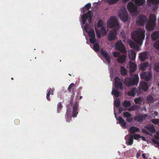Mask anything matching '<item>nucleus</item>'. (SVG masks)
I'll use <instances>...</instances> for the list:
<instances>
[{
    "label": "nucleus",
    "instance_id": "1",
    "mask_svg": "<svg viewBox=\"0 0 159 159\" xmlns=\"http://www.w3.org/2000/svg\"><path fill=\"white\" fill-rule=\"evenodd\" d=\"M107 25L110 28H114L111 30L108 36V40L112 41L115 39L116 36V31L120 27L117 18L114 16H111L109 22L107 23Z\"/></svg>",
    "mask_w": 159,
    "mask_h": 159
},
{
    "label": "nucleus",
    "instance_id": "2",
    "mask_svg": "<svg viewBox=\"0 0 159 159\" xmlns=\"http://www.w3.org/2000/svg\"><path fill=\"white\" fill-rule=\"evenodd\" d=\"M132 39L139 45H141L145 37V31L142 29L135 31L131 34Z\"/></svg>",
    "mask_w": 159,
    "mask_h": 159
},
{
    "label": "nucleus",
    "instance_id": "3",
    "mask_svg": "<svg viewBox=\"0 0 159 159\" xmlns=\"http://www.w3.org/2000/svg\"><path fill=\"white\" fill-rule=\"evenodd\" d=\"M139 81V77L137 74H135L132 78H127L124 81V83L128 86L137 85Z\"/></svg>",
    "mask_w": 159,
    "mask_h": 159
},
{
    "label": "nucleus",
    "instance_id": "4",
    "mask_svg": "<svg viewBox=\"0 0 159 159\" xmlns=\"http://www.w3.org/2000/svg\"><path fill=\"white\" fill-rule=\"evenodd\" d=\"M155 21V16H151L146 25V28L148 31H151L153 30L156 25Z\"/></svg>",
    "mask_w": 159,
    "mask_h": 159
},
{
    "label": "nucleus",
    "instance_id": "5",
    "mask_svg": "<svg viewBox=\"0 0 159 159\" xmlns=\"http://www.w3.org/2000/svg\"><path fill=\"white\" fill-rule=\"evenodd\" d=\"M116 47L117 50L122 53H126V51L125 47L121 41H118L116 44Z\"/></svg>",
    "mask_w": 159,
    "mask_h": 159
},
{
    "label": "nucleus",
    "instance_id": "6",
    "mask_svg": "<svg viewBox=\"0 0 159 159\" xmlns=\"http://www.w3.org/2000/svg\"><path fill=\"white\" fill-rule=\"evenodd\" d=\"M147 18L143 15H141L137 19L136 23L138 25L143 26L147 22Z\"/></svg>",
    "mask_w": 159,
    "mask_h": 159
},
{
    "label": "nucleus",
    "instance_id": "7",
    "mask_svg": "<svg viewBox=\"0 0 159 159\" xmlns=\"http://www.w3.org/2000/svg\"><path fill=\"white\" fill-rule=\"evenodd\" d=\"M127 9L129 12L133 13L137 11V7L132 2H129L127 5Z\"/></svg>",
    "mask_w": 159,
    "mask_h": 159
},
{
    "label": "nucleus",
    "instance_id": "8",
    "mask_svg": "<svg viewBox=\"0 0 159 159\" xmlns=\"http://www.w3.org/2000/svg\"><path fill=\"white\" fill-rule=\"evenodd\" d=\"M119 16L123 21H126L128 19V14L126 10H123L120 11Z\"/></svg>",
    "mask_w": 159,
    "mask_h": 159
},
{
    "label": "nucleus",
    "instance_id": "9",
    "mask_svg": "<svg viewBox=\"0 0 159 159\" xmlns=\"http://www.w3.org/2000/svg\"><path fill=\"white\" fill-rule=\"evenodd\" d=\"M140 76L141 78L144 79L146 81H148L151 77V75L150 72L148 71L142 73Z\"/></svg>",
    "mask_w": 159,
    "mask_h": 159
},
{
    "label": "nucleus",
    "instance_id": "10",
    "mask_svg": "<svg viewBox=\"0 0 159 159\" xmlns=\"http://www.w3.org/2000/svg\"><path fill=\"white\" fill-rule=\"evenodd\" d=\"M115 87L117 89L119 88L120 89H123V84L121 82L120 79L118 77H116L115 78Z\"/></svg>",
    "mask_w": 159,
    "mask_h": 159
},
{
    "label": "nucleus",
    "instance_id": "11",
    "mask_svg": "<svg viewBox=\"0 0 159 159\" xmlns=\"http://www.w3.org/2000/svg\"><path fill=\"white\" fill-rule=\"evenodd\" d=\"M78 104L79 102L76 101L73 105V116L74 117H76L78 113Z\"/></svg>",
    "mask_w": 159,
    "mask_h": 159
},
{
    "label": "nucleus",
    "instance_id": "12",
    "mask_svg": "<svg viewBox=\"0 0 159 159\" xmlns=\"http://www.w3.org/2000/svg\"><path fill=\"white\" fill-rule=\"evenodd\" d=\"M100 52L102 55L108 62V64L110 63L111 62V57L107 52L106 51L103 50L102 49H101Z\"/></svg>",
    "mask_w": 159,
    "mask_h": 159
},
{
    "label": "nucleus",
    "instance_id": "13",
    "mask_svg": "<svg viewBox=\"0 0 159 159\" xmlns=\"http://www.w3.org/2000/svg\"><path fill=\"white\" fill-rule=\"evenodd\" d=\"M148 116V115L146 114L142 115H138L134 118V120L140 122L143 121Z\"/></svg>",
    "mask_w": 159,
    "mask_h": 159
},
{
    "label": "nucleus",
    "instance_id": "14",
    "mask_svg": "<svg viewBox=\"0 0 159 159\" xmlns=\"http://www.w3.org/2000/svg\"><path fill=\"white\" fill-rule=\"evenodd\" d=\"M139 84L140 88L144 91H146L148 90V86L147 83L142 81Z\"/></svg>",
    "mask_w": 159,
    "mask_h": 159
},
{
    "label": "nucleus",
    "instance_id": "15",
    "mask_svg": "<svg viewBox=\"0 0 159 159\" xmlns=\"http://www.w3.org/2000/svg\"><path fill=\"white\" fill-rule=\"evenodd\" d=\"M136 52L133 50L129 51V59L132 61H134L135 59Z\"/></svg>",
    "mask_w": 159,
    "mask_h": 159
},
{
    "label": "nucleus",
    "instance_id": "16",
    "mask_svg": "<svg viewBox=\"0 0 159 159\" xmlns=\"http://www.w3.org/2000/svg\"><path fill=\"white\" fill-rule=\"evenodd\" d=\"M126 56L125 55H121L118 57L117 59V62L120 63H123L126 60Z\"/></svg>",
    "mask_w": 159,
    "mask_h": 159
},
{
    "label": "nucleus",
    "instance_id": "17",
    "mask_svg": "<svg viewBox=\"0 0 159 159\" xmlns=\"http://www.w3.org/2000/svg\"><path fill=\"white\" fill-rule=\"evenodd\" d=\"M130 71L131 72H134L137 69V65L134 63L130 61Z\"/></svg>",
    "mask_w": 159,
    "mask_h": 159
},
{
    "label": "nucleus",
    "instance_id": "18",
    "mask_svg": "<svg viewBox=\"0 0 159 159\" xmlns=\"http://www.w3.org/2000/svg\"><path fill=\"white\" fill-rule=\"evenodd\" d=\"M54 89H53L50 88L48 89L47 92V94L46 98L49 101L50 100V94L53 95L54 94L53 91Z\"/></svg>",
    "mask_w": 159,
    "mask_h": 159
},
{
    "label": "nucleus",
    "instance_id": "19",
    "mask_svg": "<svg viewBox=\"0 0 159 159\" xmlns=\"http://www.w3.org/2000/svg\"><path fill=\"white\" fill-rule=\"evenodd\" d=\"M148 57L147 53L146 52L141 53L139 55L140 60L142 61H144L147 59Z\"/></svg>",
    "mask_w": 159,
    "mask_h": 159
},
{
    "label": "nucleus",
    "instance_id": "20",
    "mask_svg": "<svg viewBox=\"0 0 159 159\" xmlns=\"http://www.w3.org/2000/svg\"><path fill=\"white\" fill-rule=\"evenodd\" d=\"M138 92L137 89L135 88H133L131 90L129 91L128 93L129 96H134Z\"/></svg>",
    "mask_w": 159,
    "mask_h": 159
},
{
    "label": "nucleus",
    "instance_id": "21",
    "mask_svg": "<svg viewBox=\"0 0 159 159\" xmlns=\"http://www.w3.org/2000/svg\"><path fill=\"white\" fill-rule=\"evenodd\" d=\"M145 128L152 133H154L155 131V129L153 125H148L145 126Z\"/></svg>",
    "mask_w": 159,
    "mask_h": 159
},
{
    "label": "nucleus",
    "instance_id": "22",
    "mask_svg": "<svg viewBox=\"0 0 159 159\" xmlns=\"http://www.w3.org/2000/svg\"><path fill=\"white\" fill-rule=\"evenodd\" d=\"M134 136L132 135H129V137L128 138V140L126 141V143L128 145H132L134 141Z\"/></svg>",
    "mask_w": 159,
    "mask_h": 159
},
{
    "label": "nucleus",
    "instance_id": "23",
    "mask_svg": "<svg viewBox=\"0 0 159 159\" xmlns=\"http://www.w3.org/2000/svg\"><path fill=\"white\" fill-rule=\"evenodd\" d=\"M71 109H69L68 108L65 114V118L67 122H70V112Z\"/></svg>",
    "mask_w": 159,
    "mask_h": 159
},
{
    "label": "nucleus",
    "instance_id": "24",
    "mask_svg": "<svg viewBox=\"0 0 159 159\" xmlns=\"http://www.w3.org/2000/svg\"><path fill=\"white\" fill-rule=\"evenodd\" d=\"M151 37L153 40H156L159 37V32L158 31L155 32L152 34Z\"/></svg>",
    "mask_w": 159,
    "mask_h": 159
},
{
    "label": "nucleus",
    "instance_id": "25",
    "mask_svg": "<svg viewBox=\"0 0 159 159\" xmlns=\"http://www.w3.org/2000/svg\"><path fill=\"white\" fill-rule=\"evenodd\" d=\"M139 129L136 127L133 126L130 127L129 129V132L131 133H134L135 132L139 131Z\"/></svg>",
    "mask_w": 159,
    "mask_h": 159
},
{
    "label": "nucleus",
    "instance_id": "26",
    "mask_svg": "<svg viewBox=\"0 0 159 159\" xmlns=\"http://www.w3.org/2000/svg\"><path fill=\"white\" fill-rule=\"evenodd\" d=\"M149 66V63L148 62H144L140 65V69L142 71L146 70V68Z\"/></svg>",
    "mask_w": 159,
    "mask_h": 159
},
{
    "label": "nucleus",
    "instance_id": "27",
    "mask_svg": "<svg viewBox=\"0 0 159 159\" xmlns=\"http://www.w3.org/2000/svg\"><path fill=\"white\" fill-rule=\"evenodd\" d=\"M85 13H87L88 19V22L89 24H90L92 21V14L91 11H89Z\"/></svg>",
    "mask_w": 159,
    "mask_h": 159
},
{
    "label": "nucleus",
    "instance_id": "28",
    "mask_svg": "<svg viewBox=\"0 0 159 159\" xmlns=\"http://www.w3.org/2000/svg\"><path fill=\"white\" fill-rule=\"evenodd\" d=\"M118 120L120 124L121 125V126L125 127L126 126V123L125 122L124 120L122 118V117L120 116L118 119Z\"/></svg>",
    "mask_w": 159,
    "mask_h": 159
},
{
    "label": "nucleus",
    "instance_id": "29",
    "mask_svg": "<svg viewBox=\"0 0 159 159\" xmlns=\"http://www.w3.org/2000/svg\"><path fill=\"white\" fill-rule=\"evenodd\" d=\"M134 101L136 104L141 105L142 103V99L141 97L136 98L134 99Z\"/></svg>",
    "mask_w": 159,
    "mask_h": 159
},
{
    "label": "nucleus",
    "instance_id": "30",
    "mask_svg": "<svg viewBox=\"0 0 159 159\" xmlns=\"http://www.w3.org/2000/svg\"><path fill=\"white\" fill-rule=\"evenodd\" d=\"M120 73L121 75L123 76L126 75V70L125 68L123 66H120Z\"/></svg>",
    "mask_w": 159,
    "mask_h": 159
},
{
    "label": "nucleus",
    "instance_id": "31",
    "mask_svg": "<svg viewBox=\"0 0 159 159\" xmlns=\"http://www.w3.org/2000/svg\"><path fill=\"white\" fill-rule=\"evenodd\" d=\"M139 109V107L138 106L135 105H134L130 107L127 110L129 111H135Z\"/></svg>",
    "mask_w": 159,
    "mask_h": 159
},
{
    "label": "nucleus",
    "instance_id": "32",
    "mask_svg": "<svg viewBox=\"0 0 159 159\" xmlns=\"http://www.w3.org/2000/svg\"><path fill=\"white\" fill-rule=\"evenodd\" d=\"M93 49L95 51L98 52L100 50V46L98 43H94L93 46Z\"/></svg>",
    "mask_w": 159,
    "mask_h": 159
},
{
    "label": "nucleus",
    "instance_id": "33",
    "mask_svg": "<svg viewBox=\"0 0 159 159\" xmlns=\"http://www.w3.org/2000/svg\"><path fill=\"white\" fill-rule=\"evenodd\" d=\"M112 93L113 94L116 98L118 97L120 94L119 92L115 89H112Z\"/></svg>",
    "mask_w": 159,
    "mask_h": 159
},
{
    "label": "nucleus",
    "instance_id": "34",
    "mask_svg": "<svg viewBox=\"0 0 159 159\" xmlns=\"http://www.w3.org/2000/svg\"><path fill=\"white\" fill-rule=\"evenodd\" d=\"M146 101L148 102V103H151L154 102V99L151 95H149L147 98Z\"/></svg>",
    "mask_w": 159,
    "mask_h": 159
},
{
    "label": "nucleus",
    "instance_id": "35",
    "mask_svg": "<svg viewBox=\"0 0 159 159\" xmlns=\"http://www.w3.org/2000/svg\"><path fill=\"white\" fill-rule=\"evenodd\" d=\"M136 3L139 6H142L144 3L145 0H135Z\"/></svg>",
    "mask_w": 159,
    "mask_h": 159
},
{
    "label": "nucleus",
    "instance_id": "36",
    "mask_svg": "<svg viewBox=\"0 0 159 159\" xmlns=\"http://www.w3.org/2000/svg\"><path fill=\"white\" fill-rule=\"evenodd\" d=\"M122 105L124 107H128L130 106L131 103L129 101H124L122 103Z\"/></svg>",
    "mask_w": 159,
    "mask_h": 159
},
{
    "label": "nucleus",
    "instance_id": "37",
    "mask_svg": "<svg viewBox=\"0 0 159 159\" xmlns=\"http://www.w3.org/2000/svg\"><path fill=\"white\" fill-rule=\"evenodd\" d=\"M75 84L74 83H71L69 86L68 88V90L69 92H71V90H74L75 89Z\"/></svg>",
    "mask_w": 159,
    "mask_h": 159
},
{
    "label": "nucleus",
    "instance_id": "38",
    "mask_svg": "<svg viewBox=\"0 0 159 159\" xmlns=\"http://www.w3.org/2000/svg\"><path fill=\"white\" fill-rule=\"evenodd\" d=\"M82 22L83 24H84L86 23V20L88 19V16L87 13H85L83 14L82 16Z\"/></svg>",
    "mask_w": 159,
    "mask_h": 159
},
{
    "label": "nucleus",
    "instance_id": "39",
    "mask_svg": "<svg viewBox=\"0 0 159 159\" xmlns=\"http://www.w3.org/2000/svg\"><path fill=\"white\" fill-rule=\"evenodd\" d=\"M63 107V106L61 102H59L57 105V112L59 113Z\"/></svg>",
    "mask_w": 159,
    "mask_h": 159
},
{
    "label": "nucleus",
    "instance_id": "40",
    "mask_svg": "<svg viewBox=\"0 0 159 159\" xmlns=\"http://www.w3.org/2000/svg\"><path fill=\"white\" fill-rule=\"evenodd\" d=\"M153 47L156 49H159V39L153 43Z\"/></svg>",
    "mask_w": 159,
    "mask_h": 159
},
{
    "label": "nucleus",
    "instance_id": "41",
    "mask_svg": "<svg viewBox=\"0 0 159 159\" xmlns=\"http://www.w3.org/2000/svg\"><path fill=\"white\" fill-rule=\"evenodd\" d=\"M100 30L102 34L104 35H106L107 33L105 28L103 27H102Z\"/></svg>",
    "mask_w": 159,
    "mask_h": 159
},
{
    "label": "nucleus",
    "instance_id": "42",
    "mask_svg": "<svg viewBox=\"0 0 159 159\" xmlns=\"http://www.w3.org/2000/svg\"><path fill=\"white\" fill-rule=\"evenodd\" d=\"M88 34L90 37H95L94 31L93 30L89 31L88 32Z\"/></svg>",
    "mask_w": 159,
    "mask_h": 159
},
{
    "label": "nucleus",
    "instance_id": "43",
    "mask_svg": "<svg viewBox=\"0 0 159 159\" xmlns=\"http://www.w3.org/2000/svg\"><path fill=\"white\" fill-rule=\"evenodd\" d=\"M151 3L153 4H159V0H147Z\"/></svg>",
    "mask_w": 159,
    "mask_h": 159
},
{
    "label": "nucleus",
    "instance_id": "44",
    "mask_svg": "<svg viewBox=\"0 0 159 159\" xmlns=\"http://www.w3.org/2000/svg\"><path fill=\"white\" fill-rule=\"evenodd\" d=\"M151 122L155 125H157L159 124V119H153L151 120Z\"/></svg>",
    "mask_w": 159,
    "mask_h": 159
},
{
    "label": "nucleus",
    "instance_id": "45",
    "mask_svg": "<svg viewBox=\"0 0 159 159\" xmlns=\"http://www.w3.org/2000/svg\"><path fill=\"white\" fill-rule=\"evenodd\" d=\"M95 30L97 36L98 38H100L101 36V34L100 31L99 30L96 28H95Z\"/></svg>",
    "mask_w": 159,
    "mask_h": 159
},
{
    "label": "nucleus",
    "instance_id": "46",
    "mask_svg": "<svg viewBox=\"0 0 159 159\" xmlns=\"http://www.w3.org/2000/svg\"><path fill=\"white\" fill-rule=\"evenodd\" d=\"M154 69L157 72H159V63H157L154 64Z\"/></svg>",
    "mask_w": 159,
    "mask_h": 159
},
{
    "label": "nucleus",
    "instance_id": "47",
    "mask_svg": "<svg viewBox=\"0 0 159 159\" xmlns=\"http://www.w3.org/2000/svg\"><path fill=\"white\" fill-rule=\"evenodd\" d=\"M129 44L131 48H134L136 45V44L132 41H129Z\"/></svg>",
    "mask_w": 159,
    "mask_h": 159
},
{
    "label": "nucleus",
    "instance_id": "48",
    "mask_svg": "<svg viewBox=\"0 0 159 159\" xmlns=\"http://www.w3.org/2000/svg\"><path fill=\"white\" fill-rule=\"evenodd\" d=\"M114 105L116 107H118L120 104V100L119 99H116Z\"/></svg>",
    "mask_w": 159,
    "mask_h": 159
},
{
    "label": "nucleus",
    "instance_id": "49",
    "mask_svg": "<svg viewBox=\"0 0 159 159\" xmlns=\"http://www.w3.org/2000/svg\"><path fill=\"white\" fill-rule=\"evenodd\" d=\"M123 116L125 117L129 118L131 116V114L128 112H125L123 113Z\"/></svg>",
    "mask_w": 159,
    "mask_h": 159
},
{
    "label": "nucleus",
    "instance_id": "50",
    "mask_svg": "<svg viewBox=\"0 0 159 159\" xmlns=\"http://www.w3.org/2000/svg\"><path fill=\"white\" fill-rule=\"evenodd\" d=\"M91 5L90 3H88L84 7H86L87 10L89 11L90 8L91 7Z\"/></svg>",
    "mask_w": 159,
    "mask_h": 159
},
{
    "label": "nucleus",
    "instance_id": "51",
    "mask_svg": "<svg viewBox=\"0 0 159 159\" xmlns=\"http://www.w3.org/2000/svg\"><path fill=\"white\" fill-rule=\"evenodd\" d=\"M89 40L91 43H94L96 41L95 37H90Z\"/></svg>",
    "mask_w": 159,
    "mask_h": 159
},
{
    "label": "nucleus",
    "instance_id": "52",
    "mask_svg": "<svg viewBox=\"0 0 159 159\" xmlns=\"http://www.w3.org/2000/svg\"><path fill=\"white\" fill-rule=\"evenodd\" d=\"M119 0H110L108 1L110 4H112L116 3Z\"/></svg>",
    "mask_w": 159,
    "mask_h": 159
},
{
    "label": "nucleus",
    "instance_id": "53",
    "mask_svg": "<svg viewBox=\"0 0 159 159\" xmlns=\"http://www.w3.org/2000/svg\"><path fill=\"white\" fill-rule=\"evenodd\" d=\"M102 25V22L101 20L98 21L97 23V26L98 28H101Z\"/></svg>",
    "mask_w": 159,
    "mask_h": 159
},
{
    "label": "nucleus",
    "instance_id": "54",
    "mask_svg": "<svg viewBox=\"0 0 159 159\" xmlns=\"http://www.w3.org/2000/svg\"><path fill=\"white\" fill-rule=\"evenodd\" d=\"M120 53L118 52H114L113 53V55L114 57H118L120 55Z\"/></svg>",
    "mask_w": 159,
    "mask_h": 159
},
{
    "label": "nucleus",
    "instance_id": "55",
    "mask_svg": "<svg viewBox=\"0 0 159 159\" xmlns=\"http://www.w3.org/2000/svg\"><path fill=\"white\" fill-rule=\"evenodd\" d=\"M141 138V136L139 134H135L134 135V138L135 139H137L138 138Z\"/></svg>",
    "mask_w": 159,
    "mask_h": 159
},
{
    "label": "nucleus",
    "instance_id": "56",
    "mask_svg": "<svg viewBox=\"0 0 159 159\" xmlns=\"http://www.w3.org/2000/svg\"><path fill=\"white\" fill-rule=\"evenodd\" d=\"M14 123L16 125H18L20 123V121L18 119H16L14 120Z\"/></svg>",
    "mask_w": 159,
    "mask_h": 159
},
{
    "label": "nucleus",
    "instance_id": "57",
    "mask_svg": "<svg viewBox=\"0 0 159 159\" xmlns=\"http://www.w3.org/2000/svg\"><path fill=\"white\" fill-rule=\"evenodd\" d=\"M142 131L143 133L146 134H150L149 132L144 129H142Z\"/></svg>",
    "mask_w": 159,
    "mask_h": 159
},
{
    "label": "nucleus",
    "instance_id": "58",
    "mask_svg": "<svg viewBox=\"0 0 159 159\" xmlns=\"http://www.w3.org/2000/svg\"><path fill=\"white\" fill-rule=\"evenodd\" d=\"M152 142L155 144H157L159 146V142L155 139H152Z\"/></svg>",
    "mask_w": 159,
    "mask_h": 159
},
{
    "label": "nucleus",
    "instance_id": "59",
    "mask_svg": "<svg viewBox=\"0 0 159 159\" xmlns=\"http://www.w3.org/2000/svg\"><path fill=\"white\" fill-rule=\"evenodd\" d=\"M133 48L135 49L136 50L138 51L139 49V47L137 44H136V46H135Z\"/></svg>",
    "mask_w": 159,
    "mask_h": 159
},
{
    "label": "nucleus",
    "instance_id": "60",
    "mask_svg": "<svg viewBox=\"0 0 159 159\" xmlns=\"http://www.w3.org/2000/svg\"><path fill=\"white\" fill-rule=\"evenodd\" d=\"M133 120V118L132 117H129L127 119V121L128 122H131Z\"/></svg>",
    "mask_w": 159,
    "mask_h": 159
},
{
    "label": "nucleus",
    "instance_id": "61",
    "mask_svg": "<svg viewBox=\"0 0 159 159\" xmlns=\"http://www.w3.org/2000/svg\"><path fill=\"white\" fill-rule=\"evenodd\" d=\"M124 110V109L122 107H120L119 108V111L120 112H121Z\"/></svg>",
    "mask_w": 159,
    "mask_h": 159
},
{
    "label": "nucleus",
    "instance_id": "62",
    "mask_svg": "<svg viewBox=\"0 0 159 159\" xmlns=\"http://www.w3.org/2000/svg\"><path fill=\"white\" fill-rule=\"evenodd\" d=\"M141 153L139 152H138L136 154V157L137 158H138L140 156Z\"/></svg>",
    "mask_w": 159,
    "mask_h": 159
},
{
    "label": "nucleus",
    "instance_id": "63",
    "mask_svg": "<svg viewBox=\"0 0 159 159\" xmlns=\"http://www.w3.org/2000/svg\"><path fill=\"white\" fill-rule=\"evenodd\" d=\"M87 25H88V24H86V25H85L84 26V29L85 30H87L88 29V27Z\"/></svg>",
    "mask_w": 159,
    "mask_h": 159
},
{
    "label": "nucleus",
    "instance_id": "64",
    "mask_svg": "<svg viewBox=\"0 0 159 159\" xmlns=\"http://www.w3.org/2000/svg\"><path fill=\"white\" fill-rule=\"evenodd\" d=\"M142 156H143V158L144 159H145L146 158V157H145V154L144 153H143L142 154Z\"/></svg>",
    "mask_w": 159,
    "mask_h": 159
}]
</instances>
